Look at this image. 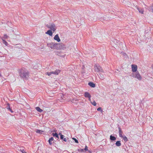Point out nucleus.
Instances as JSON below:
<instances>
[{
  "label": "nucleus",
  "instance_id": "28",
  "mask_svg": "<svg viewBox=\"0 0 153 153\" xmlns=\"http://www.w3.org/2000/svg\"><path fill=\"white\" fill-rule=\"evenodd\" d=\"M45 74L46 75H48V76H50L52 74H51V72H46L45 73Z\"/></svg>",
  "mask_w": 153,
  "mask_h": 153
},
{
  "label": "nucleus",
  "instance_id": "4",
  "mask_svg": "<svg viewBox=\"0 0 153 153\" xmlns=\"http://www.w3.org/2000/svg\"><path fill=\"white\" fill-rule=\"evenodd\" d=\"M131 76L133 77L137 78L138 80H140L141 79L142 77L140 75L139 72L138 71L135 72V74L132 73Z\"/></svg>",
  "mask_w": 153,
  "mask_h": 153
},
{
  "label": "nucleus",
  "instance_id": "6",
  "mask_svg": "<svg viewBox=\"0 0 153 153\" xmlns=\"http://www.w3.org/2000/svg\"><path fill=\"white\" fill-rule=\"evenodd\" d=\"M56 131L54 130L53 131V133H52V135L54 137H55L56 139L57 138V140H58L59 141V134H57V133H54V132H56Z\"/></svg>",
  "mask_w": 153,
  "mask_h": 153
},
{
  "label": "nucleus",
  "instance_id": "35",
  "mask_svg": "<svg viewBox=\"0 0 153 153\" xmlns=\"http://www.w3.org/2000/svg\"><path fill=\"white\" fill-rule=\"evenodd\" d=\"M85 150L84 149H81L79 151L81 152H83Z\"/></svg>",
  "mask_w": 153,
  "mask_h": 153
},
{
  "label": "nucleus",
  "instance_id": "38",
  "mask_svg": "<svg viewBox=\"0 0 153 153\" xmlns=\"http://www.w3.org/2000/svg\"><path fill=\"white\" fill-rule=\"evenodd\" d=\"M59 134V135L61 137V135H62L61 133H59V134Z\"/></svg>",
  "mask_w": 153,
  "mask_h": 153
},
{
  "label": "nucleus",
  "instance_id": "12",
  "mask_svg": "<svg viewBox=\"0 0 153 153\" xmlns=\"http://www.w3.org/2000/svg\"><path fill=\"white\" fill-rule=\"evenodd\" d=\"M6 108L9 111H10L11 113L13 112V111L12 110L11 108L10 107V105L9 104H7V106Z\"/></svg>",
  "mask_w": 153,
  "mask_h": 153
},
{
  "label": "nucleus",
  "instance_id": "32",
  "mask_svg": "<svg viewBox=\"0 0 153 153\" xmlns=\"http://www.w3.org/2000/svg\"><path fill=\"white\" fill-rule=\"evenodd\" d=\"M84 149L85 151H88V147L86 146L85 147V148Z\"/></svg>",
  "mask_w": 153,
  "mask_h": 153
},
{
  "label": "nucleus",
  "instance_id": "5",
  "mask_svg": "<svg viewBox=\"0 0 153 153\" xmlns=\"http://www.w3.org/2000/svg\"><path fill=\"white\" fill-rule=\"evenodd\" d=\"M57 48H58L60 49L64 50L66 48V47L65 45L63 43H60L58 44L57 47Z\"/></svg>",
  "mask_w": 153,
  "mask_h": 153
},
{
  "label": "nucleus",
  "instance_id": "37",
  "mask_svg": "<svg viewBox=\"0 0 153 153\" xmlns=\"http://www.w3.org/2000/svg\"><path fill=\"white\" fill-rule=\"evenodd\" d=\"M51 74H55V71L51 72Z\"/></svg>",
  "mask_w": 153,
  "mask_h": 153
},
{
  "label": "nucleus",
  "instance_id": "7",
  "mask_svg": "<svg viewBox=\"0 0 153 153\" xmlns=\"http://www.w3.org/2000/svg\"><path fill=\"white\" fill-rule=\"evenodd\" d=\"M50 28L49 29H50L52 30L53 32L55 31L56 30V27L55 25L54 24L52 23V24L50 27Z\"/></svg>",
  "mask_w": 153,
  "mask_h": 153
},
{
  "label": "nucleus",
  "instance_id": "40",
  "mask_svg": "<svg viewBox=\"0 0 153 153\" xmlns=\"http://www.w3.org/2000/svg\"><path fill=\"white\" fill-rule=\"evenodd\" d=\"M88 152H89V153H92L89 150L88 151Z\"/></svg>",
  "mask_w": 153,
  "mask_h": 153
},
{
  "label": "nucleus",
  "instance_id": "31",
  "mask_svg": "<svg viewBox=\"0 0 153 153\" xmlns=\"http://www.w3.org/2000/svg\"><path fill=\"white\" fill-rule=\"evenodd\" d=\"M8 37L7 36L6 34H4V39H7Z\"/></svg>",
  "mask_w": 153,
  "mask_h": 153
},
{
  "label": "nucleus",
  "instance_id": "22",
  "mask_svg": "<svg viewBox=\"0 0 153 153\" xmlns=\"http://www.w3.org/2000/svg\"><path fill=\"white\" fill-rule=\"evenodd\" d=\"M99 75L100 76H99V78L100 79H103L105 78V76H102L101 73H100V74H99Z\"/></svg>",
  "mask_w": 153,
  "mask_h": 153
},
{
  "label": "nucleus",
  "instance_id": "8",
  "mask_svg": "<svg viewBox=\"0 0 153 153\" xmlns=\"http://www.w3.org/2000/svg\"><path fill=\"white\" fill-rule=\"evenodd\" d=\"M132 71L133 72H136L137 67L136 65H131Z\"/></svg>",
  "mask_w": 153,
  "mask_h": 153
},
{
  "label": "nucleus",
  "instance_id": "30",
  "mask_svg": "<svg viewBox=\"0 0 153 153\" xmlns=\"http://www.w3.org/2000/svg\"><path fill=\"white\" fill-rule=\"evenodd\" d=\"M73 140H74V141L76 143H78V140H77L76 138H73Z\"/></svg>",
  "mask_w": 153,
  "mask_h": 153
},
{
  "label": "nucleus",
  "instance_id": "29",
  "mask_svg": "<svg viewBox=\"0 0 153 153\" xmlns=\"http://www.w3.org/2000/svg\"><path fill=\"white\" fill-rule=\"evenodd\" d=\"M97 110L98 111H100L101 112L102 111V109L101 107H99L98 108H97Z\"/></svg>",
  "mask_w": 153,
  "mask_h": 153
},
{
  "label": "nucleus",
  "instance_id": "26",
  "mask_svg": "<svg viewBox=\"0 0 153 153\" xmlns=\"http://www.w3.org/2000/svg\"><path fill=\"white\" fill-rule=\"evenodd\" d=\"M91 103L94 106H96L97 103L94 100L93 102H91Z\"/></svg>",
  "mask_w": 153,
  "mask_h": 153
},
{
  "label": "nucleus",
  "instance_id": "3",
  "mask_svg": "<svg viewBox=\"0 0 153 153\" xmlns=\"http://www.w3.org/2000/svg\"><path fill=\"white\" fill-rule=\"evenodd\" d=\"M58 43L51 42L47 43V46L52 49H55L57 47Z\"/></svg>",
  "mask_w": 153,
  "mask_h": 153
},
{
  "label": "nucleus",
  "instance_id": "33",
  "mask_svg": "<svg viewBox=\"0 0 153 153\" xmlns=\"http://www.w3.org/2000/svg\"><path fill=\"white\" fill-rule=\"evenodd\" d=\"M123 56H125V57H127V54L126 53H123Z\"/></svg>",
  "mask_w": 153,
  "mask_h": 153
},
{
  "label": "nucleus",
  "instance_id": "17",
  "mask_svg": "<svg viewBox=\"0 0 153 153\" xmlns=\"http://www.w3.org/2000/svg\"><path fill=\"white\" fill-rule=\"evenodd\" d=\"M148 10L150 11L153 13V5L148 7Z\"/></svg>",
  "mask_w": 153,
  "mask_h": 153
},
{
  "label": "nucleus",
  "instance_id": "14",
  "mask_svg": "<svg viewBox=\"0 0 153 153\" xmlns=\"http://www.w3.org/2000/svg\"><path fill=\"white\" fill-rule=\"evenodd\" d=\"M88 85L91 87L94 88L95 87V85L93 82H90L88 83Z\"/></svg>",
  "mask_w": 153,
  "mask_h": 153
},
{
  "label": "nucleus",
  "instance_id": "2",
  "mask_svg": "<svg viewBox=\"0 0 153 153\" xmlns=\"http://www.w3.org/2000/svg\"><path fill=\"white\" fill-rule=\"evenodd\" d=\"M94 71L96 72L102 73L103 72V71L102 67L99 65L95 64L94 66Z\"/></svg>",
  "mask_w": 153,
  "mask_h": 153
},
{
  "label": "nucleus",
  "instance_id": "13",
  "mask_svg": "<svg viewBox=\"0 0 153 153\" xmlns=\"http://www.w3.org/2000/svg\"><path fill=\"white\" fill-rule=\"evenodd\" d=\"M137 9L138 10L139 12L142 14L144 13V10L143 8H139L138 7L137 8Z\"/></svg>",
  "mask_w": 153,
  "mask_h": 153
},
{
  "label": "nucleus",
  "instance_id": "1",
  "mask_svg": "<svg viewBox=\"0 0 153 153\" xmlns=\"http://www.w3.org/2000/svg\"><path fill=\"white\" fill-rule=\"evenodd\" d=\"M18 72L20 76L23 79H27L29 77V71L24 68L19 69Z\"/></svg>",
  "mask_w": 153,
  "mask_h": 153
},
{
  "label": "nucleus",
  "instance_id": "20",
  "mask_svg": "<svg viewBox=\"0 0 153 153\" xmlns=\"http://www.w3.org/2000/svg\"><path fill=\"white\" fill-rule=\"evenodd\" d=\"M36 110L39 112H41L43 111V110L39 107H36Z\"/></svg>",
  "mask_w": 153,
  "mask_h": 153
},
{
  "label": "nucleus",
  "instance_id": "16",
  "mask_svg": "<svg viewBox=\"0 0 153 153\" xmlns=\"http://www.w3.org/2000/svg\"><path fill=\"white\" fill-rule=\"evenodd\" d=\"M45 33L48 34L50 36H52L53 34L51 30H48Z\"/></svg>",
  "mask_w": 153,
  "mask_h": 153
},
{
  "label": "nucleus",
  "instance_id": "25",
  "mask_svg": "<svg viewBox=\"0 0 153 153\" xmlns=\"http://www.w3.org/2000/svg\"><path fill=\"white\" fill-rule=\"evenodd\" d=\"M60 70H56L55 71V75H58L60 72Z\"/></svg>",
  "mask_w": 153,
  "mask_h": 153
},
{
  "label": "nucleus",
  "instance_id": "24",
  "mask_svg": "<svg viewBox=\"0 0 153 153\" xmlns=\"http://www.w3.org/2000/svg\"><path fill=\"white\" fill-rule=\"evenodd\" d=\"M122 137L123 138V140L125 142H126L128 140L127 137L125 135H124Z\"/></svg>",
  "mask_w": 153,
  "mask_h": 153
},
{
  "label": "nucleus",
  "instance_id": "39",
  "mask_svg": "<svg viewBox=\"0 0 153 153\" xmlns=\"http://www.w3.org/2000/svg\"><path fill=\"white\" fill-rule=\"evenodd\" d=\"M88 100H89V101H91V97H90V98H88Z\"/></svg>",
  "mask_w": 153,
  "mask_h": 153
},
{
  "label": "nucleus",
  "instance_id": "21",
  "mask_svg": "<svg viewBox=\"0 0 153 153\" xmlns=\"http://www.w3.org/2000/svg\"><path fill=\"white\" fill-rule=\"evenodd\" d=\"M116 146H121V143L120 141H118L116 142Z\"/></svg>",
  "mask_w": 153,
  "mask_h": 153
},
{
  "label": "nucleus",
  "instance_id": "34",
  "mask_svg": "<svg viewBox=\"0 0 153 153\" xmlns=\"http://www.w3.org/2000/svg\"><path fill=\"white\" fill-rule=\"evenodd\" d=\"M46 26L48 28H50V26L49 25H46Z\"/></svg>",
  "mask_w": 153,
  "mask_h": 153
},
{
  "label": "nucleus",
  "instance_id": "11",
  "mask_svg": "<svg viewBox=\"0 0 153 153\" xmlns=\"http://www.w3.org/2000/svg\"><path fill=\"white\" fill-rule=\"evenodd\" d=\"M54 39L57 41L58 42H59L60 41V39L58 34H56V35H55L54 37Z\"/></svg>",
  "mask_w": 153,
  "mask_h": 153
},
{
  "label": "nucleus",
  "instance_id": "19",
  "mask_svg": "<svg viewBox=\"0 0 153 153\" xmlns=\"http://www.w3.org/2000/svg\"><path fill=\"white\" fill-rule=\"evenodd\" d=\"M110 139L111 140L114 141L116 139V138L115 137L113 136L112 135H111L110 136Z\"/></svg>",
  "mask_w": 153,
  "mask_h": 153
},
{
  "label": "nucleus",
  "instance_id": "23",
  "mask_svg": "<svg viewBox=\"0 0 153 153\" xmlns=\"http://www.w3.org/2000/svg\"><path fill=\"white\" fill-rule=\"evenodd\" d=\"M36 131L37 133L42 134V132H44L43 131H41L39 129H36Z\"/></svg>",
  "mask_w": 153,
  "mask_h": 153
},
{
  "label": "nucleus",
  "instance_id": "18",
  "mask_svg": "<svg viewBox=\"0 0 153 153\" xmlns=\"http://www.w3.org/2000/svg\"><path fill=\"white\" fill-rule=\"evenodd\" d=\"M64 137L65 136L64 135H61V137H60V139L61 140H62L63 141L66 142L67 141V139Z\"/></svg>",
  "mask_w": 153,
  "mask_h": 153
},
{
  "label": "nucleus",
  "instance_id": "15",
  "mask_svg": "<svg viewBox=\"0 0 153 153\" xmlns=\"http://www.w3.org/2000/svg\"><path fill=\"white\" fill-rule=\"evenodd\" d=\"M84 96L86 97H88V98H90V97H91L90 94L87 92H86L85 93Z\"/></svg>",
  "mask_w": 153,
  "mask_h": 153
},
{
  "label": "nucleus",
  "instance_id": "36",
  "mask_svg": "<svg viewBox=\"0 0 153 153\" xmlns=\"http://www.w3.org/2000/svg\"><path fill=\"white\" fill-rule=\"evenodd\" d=\"M21 152H22V153H27L26 152H25L23 149L21 151Z\"/></svg>",
  "mask_w": 153,
  "mask_h": 153
},
{
  "label": "nucleus",
  "instance_id": "9",
  "mask_svg": "<svg viewBox=\"0 0 153 153\" xmlns=\"http://www.w3.org/2000/svg\"><path fill=\"white\" fill-rule=\"evenodd\" d=\"M119 135L120 137H123L124 135H123V133L121 128L120 127H118Z\"/></svg>",
  "mask_w": 153,
  "mask_h": 153
},
{
  "label": "nucleus",
  "instance_id": "10",
  "mask_svg": "<svg viewBox=\"0 0 153 153\" xmlns=\"http://www.w3.org/2000/svg\"><path fill=\"white\" fill-rule=\"evenodd\" d=\"M48 142L50 145L52 144L53 143H54V139L53 137H51L48 140Z\"/></svg>",
  "mask_w": 153,
  "mask_h": 153
},
{
  "label": "nucleus",
  "instance_id": "27",
  "mask_svg": "<svg viewBox=\"0 0 153 153\" xmlns=\"http://www.w3.org/2000/svg\"><path fill=\"white\" fill-rule=\"evenodd\" d=\"M2 41H3V43L6 45H7L8 44V43H7V42L6 41H5L3 39H2Z\"/></svg>",
  "mask_w": 153,
  "mask_h": 153
}]
</instances>
